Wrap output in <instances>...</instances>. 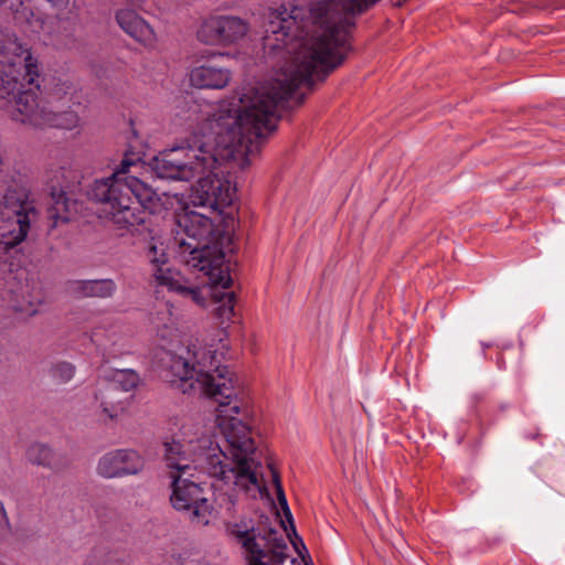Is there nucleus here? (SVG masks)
<instances>
[{
  "label": "nucleus",
  "instance_id": "nucleus-1",
  "mask_svg": "<svg viewBox=\"0 0 565 565\" xmlns=\"http://www.w3.org/2000/svg\"><path fill=\"white\" fill-rule=\"evenodd\" d=\"M163 376L183 393H200L217 403L215 426L225 440L191 426L182 427V439L163 443V465L171 479L172 507L188 514L191 522L209 524L213 507L193 471L222 481L228 489L216 495L218 507L234 516L239 510L238 493L256 499L265 490L263 466L250 428L235 417L246 413L239 390L227 366H221L215 351L190 342L162 350Z\"/></svg>",
  "mask_w": 565,
  "mask_h": 565
},
{
  "label": "nucleus",
  "instance_id": "nucleus-2",
  "mask_svg": "<svg viewBox=\"0 0 565 565\" xmlns=\"http://www.w3.org/2000/svg\"><path fill=\"white\" fill-rule=\"evenodd\" d=\"M377 0H316L309 8L281 4L270 11L265 40L285 50L290 61L269 78L242 88L228 102L196 99V142H264L276 130L278 109L300 86L338 67L344 60L345 12H362Z\"/></svg>",
  "mask_w": 565,
  "mask_h": 565
},
{
  "label": "nucleus",
  "instance_id": "nucleus-3",
  "mask_svg": "<svg viewBox=\"0 0 565 565\" xmlns=\"http://www.w3.org/2000/svg\"><path fill=\"white\" fill-rule=\"evenodd\" d=\"M39 76L36 61L29 50L17 39L0 38V97L14 95V119L35 128H60L72 130L79 125L78 115L71 109H64L67 92L60 98L57 93L47 98H39L32 86Z\"/></svg>",
  "mask_w": 565,
  "mask_h": 565
},
{
  "label": "nucleus",
  "instance_id": "nucleus-4",
  "mask_svg": "<svg viewBox=\"0 0 565 565\" xmlns=\"http://www.w3.org/2000/svg\"><path fill=\"white\" fill-rule=\"evenodd\" d=\"M173 233L172 245L180 260L209 277L213 311L222 323L228 321L234 315L235 295L226 290L232 278L224 266V254L211 247L214 225L210 216L185 211L177 216Z\"/></svg>",
  "mask_w": 565,
  "mask_h": 565
},
{
  "label": "nucleus",
  "instance_id": "nucleus-5",
  "mask_svg": "<svg viewBox=\"0 0 565 565\" xmlns=\"http://www.w3.org/2000/svg\"><path fill=\"white\" fill-rule=\"evenodd\" d=\"M136 162L122 159L111 175L95 180L87 191L90 200L102 204V217L111 222L118 230L138 231L145 224V209L151 202L154 192L138 178L128 174Z\"/></svg>",
  "mask_w": 565,
  "mask_h": 565
},
{
  "label": "nucleus",
  "instance_id": "nucleus-6",
  "mask_svg": "<svg viewBox=\"0 0 565 565\" xmlns=\"http://www.w3.org/2000/svg\"><path fill=\"white\" fill-rule=\"evenodd\" d=\"M225 527L241 547L245 565H285L290 559L286 540L267 515L233 518L226 521Z\"/></svg>",
  "mask_w": 565,
  "mask_h": 565
},
{
  "label": "nucleus",
  "instance_id": "nucleus-7",
  "mask_svg": "<svg viewBox=\"0 0 565 565\" xmlns=\"http://www.w3.org/2000/svg\"><path fill=\"white\" fill-rule=\"evenodd\" d=\"M146 258L150 266L151 276L154 281L162 287H167L169 291L188 299L199 307L206 306V297L203 289L191 284L179 271L171 269L169 266V257L162 243H151L147 249Z\"/></svg>",
  "mask_w": 565,
  "mask_h": 565
},
{
  "label": "nucleus",
  "instance_id": "nucleus-8",
  "mask_svg": "<svg viewBox=\"0 0 565 565\" xmlns=\"http://www.w3.org/2000/svg\"><path fill=\"white\" fill-rule=\"evenodd\" d=\"M246 32V23L237 17L212 15L202 21L196 35L204 44L225 45L235 43Z\"/></svg>",
  "mask_w": 565,
  "mask_h": 565
},
{
  "label": "nucleus",
  "instance_id": "nucleus-9",
  "mask_svg": "<svg viewBox=\"0 0 565 565\" xmlns=\"http://www.w3.org/2000/svg\"><path fill=\"white\" fill-rule=\"evenodd\" d=\"M145 459L132 449H115L103 455L97 463V473L104 478H120L138 475L143 470Z\"/></svg>",
  "mask_w": 565,
  "mask_h": 565
},
{
  "label": "nucleus",
  "instance_id": "nucleus-10",
  "mask_svg": "<svg viewBox=\"0 0 565 565\" xmlns=\"http://www.w3.org/2000/svg\"><path fill=\"white\" fill-rule=\"evenodd\" d=\"M58 173L61 174V181L57 174L54 178L56 182L61 184V189L56 190L52 186L51 198L53 203L49 211L50 217L54 220V225L70 222L73 214L77 212V202L66 195L63 186V182H68L76 178L68 159H65L63 163L60 164Z\"/></svg>",
  "mask_w": 565,
  "mask_h": 565
},
{
  "label": "nucleus",
  "instance_id": "nucleus-11",
  "mask_svg": "<svg viewBox=\"0 0 565 565\" xmlns=\"http://www.w3.org/2000/svg\"><path fill=\"white\" fill-rule=\"evenodd\" d=\"M115 19L119 28L147 49L156 46L158 38L153 28L130 8L118 9Z\"/></svg>",
  "mask_w": 565,
  "mask_h": 565
},
{
  "label": "nucleus",
  "instance_id": "nucleus-12",
  "mask_svg": "<svg viewBox=\"0 0 565 565\" xmlns=\"http://www.w3.org/2000/svg\"><path fill=\"white\" fill-rule=\"evenodd\" d=\"M223 54H213L212 61H206L193 67L190 72V83L198 88L222 89L230 79L231 73L227 68L218 65L214 60Z\"/></svg>",
  "mask_w": 565,
  "mask_h": 565
},
{
  "label": "nucleus",
  "instance_id": "nucleus-13",
  "mask_svg": "<svg viewBox=\"0 0 565 565\" xmlns=\"http://www.w3.org/2000/svg\"><path fill=\"white\" fill-rule=\"evenodd\" d=\"M96 416L99 422L116 419L126 407L127 396L125 393L106 384L99 387L95 394Z\"/></svg>",
  "mask_w": 565,
  "mask_h": 565
},
{
  "label": "nucleus",
  "instance_id": "nucleus-14",
  "mask_svg": "<svg viewBox=\"0 0 565 565\" xmlns=\"http://www.w3.org/2000/svg\"><path fill=\"white\" fill-rule=\"evenodd\" d=\"M56 8H66L68 0H46ZM11 10L15 21L29 24L33 31L42 28L43 18L40 13L33 11L31 0H18V4L11 1Z\"/></svg>",
  "mask_w": 565,
  "mask_h": 565
},
{
  "label": "nucleus",
  "instance_id": "nucleus-15",
  "mask_svg": "<svg viewBox=\"0 0 565 565\" xmlns=\"http://www.w3.org/2000/svg\"><path fill=\"white\" fill-rule=\"evenodd\" d=\"M73 290L84 297L110 298L117 291V285L110 278L77 280L73 284Z\"/></svg>",
  "mask_w": 565,
  "mask_h": 565
},
{
  "label": "nucleus",
  "instance_id": "nucleus-16",
  "mask_svg": "<svg viewBox=\"0 0 565 565\" xmlns=\"http://www.w3.org/2000/svg\"><path fill=\"white\" fill-rule=\"evenodd\" d=\"M151 323L161 339L172 338L178 331L177 317L169 302L152 313Z\"/></svg>",
  "mask_w": 565,
  "mask_h": 565
},
{
  "label": "nucleus",
  "instance_id": "nucleus-17",
  "mask_svg": "<svg viewBox=\"0 0 565 565\" xmlns=\"http://www.w3.org/2000/svg\"><path fill=\"white\" fill-rule=\"evenodd\" d=\"M139 380V375L134 370L122 369L113 371L106 384L127 394L137 387Z\"/></svg>",
  "mask_w": 565,
  "mask_h": 565
},
{
  "label": "nucleus",
  "instance_id": "nucleus-18",
  "mask_svg": "<svg viewBox=\"0 0 565 565\" xmlns=\"http://www.w3.org/2000/svg\"><path fill=\"white\" fill-rule=\"evenodd\" d=\"M76 367L64 360L52 361L46 370L49 377L56 384H66L73 380Z\"/></svg>",
  "mask_w": 565,
  "mask_h": 565
},
{
  "label": "nucleus",
  "instance_id": "nucleus-19",
  "mask_svg": "<svg viewBox=\"0 0 565 565\" xmlns=\"http://www.w3.org/2000/svg\"><path fill=\"white\" fill-rule=\"evenodd\" d=\"M31 462L51 469L56 468L53 450L44 444H34L28 450Z\"/></svg>",
  "mask_w": 565,
  "mask_h": 565
},
{
  "label": "nucleus",
  "instance_id": "nucleus-20",
  "mask_svg": "<svg viewBox=\"0 0 565 565\" xmlns=\"http://www.w3.org/2000/svg\"><path fill=\"white\" fill-rule=\"evenodd\" d=\"M274 481H275V486H276L278 502H279L282 511H284V514H285L287 521L289 522V525H290V529H291L294 535H297L296 527L294 525L292 514H291L290 509L288 507V502H287L285 492L282 490L281 483H280V481L278 479V476L276 473H274Z\"/></svg>",
  "mask_w": 565,
  "mask_h": 565
},
{
  "label": "nucleus",
  "instance_id": "nucleus-21",
  "mask_svg": "<svg viewBox=\"0 0 565 565\" xmlns=\"http://www.w3.org/2000/svg\"><path fill=\"white\" fill-rule=\"evenodd\" d=\"M11 534V525L3 503L0 501V542L8 539Z\"/></svg>",
  "mask_w": 565,
  "mask_h": 565
},
{
  "label": "nucleus",
  "instance_id": "nucleus-22",
  "mask_svg": "<svg viewBox=\"0 0 565 565\" xmlns=\"http://www.w3.org/2000/svg\"><path fill=\"white\" fill-rule=\"evenodd\" d=\"M12 308L15 311L25 312L28 315H34L36 312V309L34 308L33 302H29L28 306L24 302H18L12 305Z\"/></svg>",
  "mask_w": 565,
  "mask_h": 565
},
{
  "label": "nucleus",
  "instance_id": "nucleus-23",
  "mask_svg": "<svg viewBox=\"0 0 565 565\" xmlns=\"http://www.w3.org/2000/svg\"><path fill=\"white\" fill-rule=\"evenodd\" d=\"M127 8H130L132 10H142L143 6L146 3V0H126Z\"/></svg>",
  "mask_w": 565,
  "mask_h": 565
},
{
  "label": "nucleus",
  "instance_id": "nucleus-24",
  "mask_svg": "<svg viewBox=\"0 0 565 565\" xmlns=\"http://www.w3.org/2000/svg\"><path fill=\"white\" fill-rule=\"evenodd\" d=\"M93 72L95 73L96 76H98V77L102 76L99 71L95 66L93 67Z\"/></svg>",
  "mask_w": 565,
  "mask_h": 565
},
{
  "label": "nucleus",
  "instance_id": "nucleus-25",
  "mask_svg": "<svg viewBox=\"0 0 565 565\" xmlns=\"http://www.w3.org/2000/svg\"><path fill=\"white\" fill-rule=\"evenodd\" d=\"M281 525L285 527V532L287 534V536H290V534L288 533V529L286 527V525L284 524V521H280Z\"/></svg>",
  "mask_w": 565,
  "mask_h": 565
},
{
  "label": "nucleus",
  "instance_id": "nucleus-26",
  "mask_svg": "<svg viewBox=\"0 0 565 565\" xmlns=\"http://www.w3.org/2000/svg\"><path fill=\"white\" fill-rule=\"evenodd\" d=\"M6 0H0V4H2Z\"/></svg>",
  "mask_w": 565,
  "mask_h": 565
}]
</instances>
